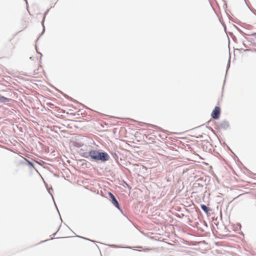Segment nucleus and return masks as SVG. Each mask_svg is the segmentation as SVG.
<instances>
[{"label":"nucleus","mask_w":256,"mask_h":256,"mask_svg":"<svg viewBox=\"0 0 256 256\" xmlns=\"http://www.w3.org/2000/svg\"><path fill=\"white\" fill-rule=\"evenodd\" d=\"M109 196H110V198L112 200V202L113 203V204L117 208H118V203L116 198H115L114 196L113 195V194H112L111 192H109Z\"/></svg>","instance_id":"obj_4"},{"label":"nucleus","mask_w":256,"mask_h":256,"mask_svg":"<svg viewBox=\"0 0 256 256\" xmlns=\"http://www.w3.org/2000/svg\"><path fill=\"white\" fill-rule=\"evenodd\" d=\"M7 98H4V97H3L2 96L1 98H0V100H6Z\"/></svg>","instance_id":"obj_7"},{"label":"nucleus","mask_w":256,"mask_h":256,"mask_svg":"<svg viewBox=\"0 0 256 256\" xmlns=\"http://www.w3.org/2000/svg\"><path fill=\"white\" fill-rule=\"evenodd\" d=\"M220 108L219 106H216L211 114V116L214 119H218L220 117Z\"/></svg>","instance_id":"obj_2"},{"label":"nucleus","mask_w":256,"mask_h":256,"mask_svg":"<svg viewBox=\"0 0 256 256\" xmlns=\"http://www.w3.org/2000/svg\"><path fill=\"white\" fill-rule=\"evenodd\" d=\"M229 126V123L226 120H223L221 122L219 126H218V128L219 129H226Z\"/></svg>","instance_id":"obj_3"},{"label":"nucleus","mask_w":256,"mask_h":256,"mask_svg":"<svg viewBox=\"0 0 256 256\" xmlns=\"http://www.w3.org/2000/svg\"><path fill=\"white\" fill-rule=\"evenodd\" d=\"M200 207H201L202 209L206 213H208V212L209 210L206 206H205L204 204H202V205H201Z\"/></svg>","instance_id":"obj_5"},{"label":"nucleus","mask_w":256,"mask_h":256,"mask_svg":"<svg viewBox=\"0 0 256 256\" xmlns=\"http://www.w3.org/2000/svg\"><path fill=\"white\" fill-rule=\"evenodd\" d=\"M89 155L92 158L96 160L106 161L110 157L106 152H100L98 150H92L89 152Z\"/></svg>","instance_id":"obj_1"},{"label":"nucleus","mask_w":256,"mask_h":256,"mask_svg":"<svg viewBox=\"0 0 256 256\" xmlns=\"http://www.w3.org/2000/svg\"><path fill=\"white\" fill-rule=\"evenodd\" d=\"M25 160L28 162V164L30 166H32V164L31 162H30V161H28V160H27L25 158Z\"/></svg>","instance_id":"obj_6"}]
</instances>
